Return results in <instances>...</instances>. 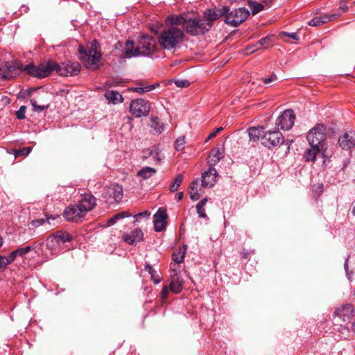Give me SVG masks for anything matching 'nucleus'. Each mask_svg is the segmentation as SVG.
<instances>
[{
	"label": "nucleus",
	"instance_id": "f257e3e1",
	"mask_svg": "<svg viewBox=\"0 0 355 355\" xmlns=\"http://www.w3.org/2000/svg\"><path fill=\"white\" fill-rule=\"evenodd\" d=\"M96 205V198L91 194L83 196L78 204L65 209L64 216L67 220L78 222Z\"/></svg>",
	"mask_w": 355,
	"mask_h": 355
},
{
	"label": "nucleus",
	"instance_id": "f03ea898",
	"mask_svg": "<svg viewBox=\"0 0 355 355\" xmlns=\"http://www.w3.org/2000/svg\"><path fill=\"white\" fill-rule=\"evenodd\" d=\"M78 52L80 60L87 69H94L96 68L101 58L100 45L97 40H93L86 46L80 45Z\"/></svg>",
	"mask_w": 355,
	"mask_h": 355
},
{
	"label": "nucleus",
	"instance_id": "7ed1b4c3",
	"mask_svg": "<svg viewBox=\"0 0 355 355\" xmlns=\"http://www.w3.org/2000/svg\"><path fill=\"white\" fill-rule=\"evenodd\" d=\"M184 32L178 28L171 26L162 31L158 36L159 45L165 50L175 49L183 41Z\"/></svg>",
	"mask_w": 355,
	"mask_h": 355
},
{
	"label": "nucleus",
	"instance_id": "20e7f679",
	"mask_svg": "<svg viewBox=\"0 0 355 355\" xmlns=\"http://www.w3.org/2000/svg\"><path fill=\"white\" fill-rule=\"evenodd\" d=\"M212 26V23L205 21L198 17L187 18L184 31L191 35H203Z\"/></svg>",
	"mask_w": 355,
	"mask_h": 355
},
{
	"label": "nucleus",
	"instance_id": "39448f33",
	"mask_svg": "<svg viewBox=\"0 0 355 355\" xmlns=\"http://www.w3.org/2000/svg\"><path fill=\"white\" fill-rule=\"evenodd\" d=\"M249 15L250 12L245 8H239L230 10L228 7L224 21L226 24L232 27H237L244 22Z\"/></svg>",
	"mask_w": 355,
	"mask_h": 355
},
{
	"label": "nucleus",
	"instance_id": "423d86ee",
	"mask_svg": "<svg viewBox=\"0 0 355 355\" xmlns=\"http://www.w3.org/2000/svg\"><path fill=\"white\" fill-rule=\"evenodd\" d=\"M325 132V126L320 123L316 124L313 128H311L306 137L310 146H318L323 148L326 139Z\"/></svg>",
	"mask_w": 355,
	"mask_h": 355
},
{
	"label": "nucleus",
	"instance_id": "0eeeda50",
	"mask_svg": "<svg viewBox=\"0 0 355 355\" xmlns=\"http://www.w3.org/2000/svg\"><path fill=\"white\" fill-rule=\"evenodd\" d=\"M157 49L155 40L148 35H142L137 44L139 56H150Z\"/></svg>",
	"mask_w": 355,
	"mask_h": 355
},
{
	"label": "nucleus",
	"instance_id": "6e6552de",
	"mask_svg": "<svg viewBox=\"0 0 355 355\" xmlns=\"http://www.w3.org/2000/svg\"><path fill=\"white\" fill-rule=\"evenodd\" d=\"M295 115L291 109L284 110L276 120L275 125L277 129L283 130H290L294 125Z\"/></svg>",
	"mask_w": 355,
	"mask_h": 355
},
{
	"label": "nucleus",
	"instance_id": "1a4fd4ad",
	"mask_svg": "<svg viewBox=\"0 0 355 355\" xmlns=\"http://www.w3.org/2000/svg\"><path fill=\"white\" fill-rule=\"evenodd\" d=\"M150 106L146 101L138 98L132 101L130 105V112L135 117H141L148 115Z\"/></svg>",
	"mask_w": 355,
	"mask_h": 355
},
{
	"label": "nucleus",
	"instance_id": "9d476101",
	"mask_svg": "<svg viewBox=\"0 0 355 355\" xmlns=\"http://www.w3.org/2000/svg\"><path fill=\"white\" fill-rule=\"evenodd\" d=\"M285 142L284 136L278 130L268 131L263 137L262 144L266 147L270 148L283 144Z\"/></svg>",
	"mask_w": 355,
	"mask_h": 355
},
{
	"label": "nucleus",
	"instance_id": "9b49d317",
	"mask_svg": "<svg viewBox=\"0 0 355 355\" xmlns=\"http://www.w3.org/2000/svg\"><path fill=\"white\" fill-rule=\"evenodd\" d=\"M123 191L121 186L112 184L107 187L104 193V198L109 204L119 202L122 200Z\"/></svg>",
	"mask_w": 355,
	"mask_h": 355
},
{
	"label": "nucleus",
	"instance_id": "f8f14e48",
	"mask_svg": "<svg viewBox=\"0 0 355 355\" xmlns=\"http://www.w3.org/2000/svg\"><path fill=\"white\" fill-rule=\"evenodd\" d=\"M334 315L343 322L349 321L355 316V308L351 304H343L335 309Z\"/></svg>",
	"mask_w": 355,
	"mask_h": 355
},
{
	"label": "nucleus",
	"instance_id": "ddd939ff",
	"mask_svg": "<svg viewBox=\"0 0 355 355\" xmlns=\"http://www.w3.org/2000/svg\"><path fill=\"white\" fill-rule=\"evenodd\" d=\"M57 67V73L64 76L77 75L81 68L78 62L69 61L58 64Z\"/></svg>",
	"mask_w": 355,
	"mask_h": 355
},
{
	"label": "nucleus",
	"instance_id": "4468645a",
	"mask_svg": "<svg viewBox=\"0 0 355 355\" xmlns=\"http://www.w3.org/2000/svg\"><path fill=\"white\" fill-rule=\"evenodd\" d=\"M31 249V246L27 245L26 248H19L12 251L8 256L0 255V270L5 269L8 265L14 261L17 256H23L28 253Z\"/></svg>",
	"mask_w": 355,
	"mask_h": 355
},
{
	"label": "nucleus",
	"instance_id": "2eb2a0df",
	"mask_svg": "<svg viewBox=\"0 0 355 355\" xmlns=\"http://www.w3.org/2000/svg\"><path fill=\"white\" fill-rule=\"evenodd\" d=\"M74 241H76L73 237L68 232L63 230L57 231L47 239L48 244H60Z\"/></svg>",
	"mask_w": 355,
	"mask_h": 355
},
{
	"label": "nucleus",
	"instance_id": "dca6fc26",
	"mask_svg": "<svg viewBox=\"0 0 355 355\" xmlns=\"http://www.w3.org/2000/svg\"><path fill=\"white\" fill-rule=\"evenodd\" d=\"M167 217L166 209L159 208L153 216L154 229L156 232H161L165 229Z\"/></svg>",
	"mask_w": 355,
	"mask_h": 355
},
{
	"label": "nucleus",
	"instance_id": "f3484780",
	"mask_svg": "<svg viewBox=\"0 0 355 355\" xmlns=\"http://www.w3.org/2000/svg\"><path fill=\"white\" fill-rule=\"evenodd\" d=\"M218 173L216 168L210 166L207 171L202 174L201 187H212L216 182Z\"/></svg>",
	"mask_w": 355,
	"mask_h": 355
},
{
	"label": "nucleus",
	"instance_id": "a211bd4d",
	"mask_svg": "<svg viewBox=\"0 0 355 355\" xmlns=\"http://www.w3.org/2000/svg\"><path fill=\"white\" fill-rule=\"evenodd\" d=\"M228 10L227 6H223L220 8H214V9H209L207 10L204 13V19L205 21H209L211 23L212 21L216 20L220 17L224 16L225 17V14L227 13Z\"/></svg>",
	"mask_w": 355,
	"mask_h": 355
},
{
	"label": "nucleus",
	"instance_id": "6ab92c4d",
	"mask_svg": "<svg viewBox=\"0 0 355 355\" xmlns=\"http://www.w3.org/2000/svg\"><path fill=\"white\" fill-rule=\"evenodd\" d=\"M4 70L2 73H0L3 80L10 79L15 77L17 74L16 71L18 69L22 70V66H19L16 61L7 62L4 66Z\"/></svg>",
	"mask_w": 355,
	"mask_h": 355
},
{
	"label": "nucleus",
	"instance_id": "aec40b11",
	"mask_svg": "<svg viewBox=\"0 0 355 355\" xmlns=\"http://www.w3.org/2000/svg\"><path fill=\"white\" fill-rule=\"evenodd\" d=\"M123 241L128 244L140 243L144 241V233L139 228L134 229L124 234Z\"/></svg>",
	"mask_w": 355,
	"mask_h": 355
},
{
	"label": "nucleus",
	"instance_id": "412c9836",
	"mask_svg": "<svg viewBox=\"0 0 355 355\" xmlns=\"http://www.w3.org/2000/svg\"><path fill=\"white\" fill-rule=\"evenodd\" d=\"M338 144L343 150H348L355 146V133L345 132L338 139Z\"/></svg>",
	"mask_w": 355,
	"mask_h": 355
},
{
	"label": "nucleus",
	"instance_id": "4be33fe9",
	"mask_svg": "<svg viewBox=\"0 0 355 355\" xmlns=\"http://www.w3.org/2000/svg\"><path fill=\"white\" fill-rule=\"evenodd\" d=\"M39 78L49 76L53 71L57 73L58 64L53 61L41 63L39 66Z\"/></svg>",
	"mask_w": 355,
	"mask_h": 355
},
{
	"label": "nucleus",
	"instance_id": "5701e85b",
	"mask_svg": "<svg viewBox=\"0 0 355 355\" xmlns=\"http://www.w3.org/2000/svg\"><path fill=\"white\" fill-rule=\"evenodd\" d=\"M180 274L171 275L169 289L171 292L179 293L183 288V279L180 277Z\"/></svg>",
	"mask_w": 355,
	"mask_h": 355
},
{
	"label": "nucleus",
	"instance_id": "b1692460",
	"mask_svg": "<svg viewBox=\"0 0 355 355\" xmlns=\"http://www.w3.org/2000/svg\"><path fill=\"white\" fill-rule=\"evenodd\" d=\"M152 155L156 157V164H159L164 159V156L159 150V148L156 146H153L150 148L145 149L142 152V159H146L151 157Z\"/></svg>",
	"mask_w": 355,
	"mask_h": 355
},
{
	"label": "nucleus",
	"instance_id": "393cba45",
	"mask_svg": "<svg viewBox=\"0 0 355 355\" xmlns=\"http://www.w3.org/2000/svg\"><path fill=\"white\" fill-rule=\"evenodd\" d=\"M340 16V14L325 15L323 16L315 17L309 21V25L311 26H317L328 21H332Z\"/></svg>",
	"mask_w": 355,
	"mask_h": 355
},
{
	"label": "nucleus",
	"instance_id": "a878e982",
	"mask_svg": "<svg viewBox=\"0 0 355 355\" xmlns=\"http://www.w3.org/2000/svg\"><path fill=\"white\" fill-rule=\"evenodd\" d=\"M266 132L263 127H251L248 129V135L250 140L252 141H257L259 139L263 141V137Z\"/></svg>",
	"mask_w": 355,
	"mask_h": 355
},
{
	"label": "nucleus",
	"instance_id": "bb28decb",
	"mask_svg": "<svg viewBox=\"0 0 355 355\" xmlns=\"http://www.w3.org/2000/svg\"><path fill=\"white\" fill-rule=\"evenodd\" d=\"M123 51L125 57L127 58H131L132 57L139 56L137 46L135 47L134 43L132 41H127L125 43V46Z\"/></svg>",
	"mask_w": 355,
	"mask_h": 355
},
{
	"label": "nucleus",
	"instance_id": "cd10ccee",
	"mask_svg": "<svg viewBox=\"0 0 355 355\" xmlns=\"http://www.w3.org/2000/svg\"><path fill=\"white\" fill-rule=\"evenodd\" d=\"M223 151L220 149H213L209 154L208 163L210 166H214L223 158Z\"/></svg>",
	"mask_w": 355,
	"mask_h": 355
},
{
	"label": "nucleus",
	"instance_id": "c85d7f7f",
	"mask_svg": "<svg viewBox=\"0 0 355 355\" xmlns=\"http://www.w3.org/2000/svg\"><path fill=\"white\" fill-rule=\"evenodd\" d=\"M187 18L182 15H171L166 19V23L170 26L182 25L184 28Z\"/></svg>",
	"mask_w": 355,
	"mask_h": 355
},
{
	"label": "nucleus",
	"instance_id": "c756f323",
	"mask_svg": "<svg viewBox=\"0 0 355 355\" xmlns=\"http://www.w3.org/2000/svg\"><path fill=\"white\" fill-rule=\"evenodd\" d=\"M187 245H182L177 251L172 254V259L174 262L182 263L184 262L185 254L187 253Z\"/></svg>",
	"mask_w": 355,
	"mask_h": 355
},
{
	"label": "nucleus",
	"instance_id": "7c9ffc66",
	"mask_svg": "<svg viewBox=\"0 0 355 355\" xmlns=\"http://www.w3.org/2000/svg\"><path fill=\"white\" fill-rule=\"evenodd\" d=\"M157 171L152 167L145 166L139 170L137 176L142 180H148L156 173Z\"/></svg>",
	"mask_w": 355,
	"mask_h": 355
},
{
	"label": "nucleus",
	"instance_id": "2f4dec72",
	"mask_svg": "<svg viewBox=\"0 0 355 355\" xmlns=\"http://www.w3.org/2000/svg\"><path fill=\"white\" fill-rule=\"evenodd\" d=\"M323 149L319 146H311L307 149L304 155V157L307 162H313L315 159L316 155Z\"/></svg>",
	"mask_w": 355,
	"mask_h": 355
},
{
	"label": "nucleus",
	"instance_id": "473e14b6",
	"mask_svg": "<svg viewBox=\"0 0 355 355\" xmlns=\"http://www.w3.org/2000/svg\"><path fill=\"white\" fill-rule=\"evenodd\" d=\"M105 97L111 103L116 104L122 101V96L116 91H107Z\"/></svg>",
	"mask_w": 355,
	"mask_h": 355
},
{
	"label": "nucleus",
	"instance_id": "72a5a7b5",
	"mask_svg": "<svg viewBox=\"0 0 355 355\" xmlns=\"http://www.w3.org/2000/svg\"><path fill=\"white\" fill-rule=\"evenodd\" d=\"M208 201L207 198L201 200L196 205V211L200 218H207L205 207Z\"/></svg>",
	"mask_w": 355,
	"mask_h": 355
},
{
	"label": "nucleus",
	"instance_id": "f704fd0d",
	"mask_svg": "<svg viewBox=\"0 0 355 355\" xmlns=\"http://www.w3.org/2000/svg\"><path fill=\"white\" fill-rule=\"evenodd\" d=\"M145 270L150 274L151 280L154 282V284H158L161 282L159 275L157 274V272L150 265L147 264L145 266Z\"/></svg>",
	"mask_w": 355,
	"mask_h": 355
},
{
	"label": "nucleus",
	"instance_id": "c9c22d12",
	"mask_svg": "<svg viewBox=\"0 0 355 355\" xmlns=\"http://www.w3.org/2000/svg\"><path fill=\"white\" fill-rule=\"evenodd\" d=\"M273 37L272 35H268L257 42V45L260 46L261 49H268L272 44Z\"/></svg>",
	"mask_w": 355,
	"mask_h": 355
},
{
	"label": "nucleus",
	"instance_id": "e433bc0d",
	"mask_svg": "<svg viewBox=\"0 0 355 355\" xmlns=\"http://www.w3.org/2000/svg\"><path fill=\"white\" fill-rule=\"evenodd\" d=\"M248 6L252 10V15H256L263 10L264 6L258 2L252 1V0H248Z\"/></svg>",
	"mask_w": 355,
	"mask_h": 355
},
{
	"label": "nucleus",
	"instance_id": "4c0bfd02",
	"mask_svg": "<svg viewBox=\"0 0 355 355\" xmlns=\"http://www.w3.org/2000/svg\"><path fill=\"white\" fill-rule=\"evenodd\" d=\"M39 67L34 64H28L23 67L22 70L26 71L29 75L39 78L40 71Z\"/></svg>",
	"mask_w": 355,
	"mask_h": 355
},
{
	"label": "nucleus",
	"instance_id": "58836bf2",
	"mask_svg": "<svg viewBox=\"0 0 355 355\" xmlns=\"http://www.w3.org/2000/svg\"><path fill=\"white\" fill-rule=\"evenodd\" d=\"M158 85H159L158 84H155V85H148V86H145V87L138 86V87H132L131 91L142 94V93L148 92H150V91L154 89Z\"/></svg>",
	"mask_w": 355,
	"mask_h": 355
},
{
	"label": "nucleus",
	"instance_id": "ea45409f",
	"mask_svg": "<svg viewBox=\"0 0 355 355\" xmlns=\"http://www.w3.org/2000/svg\"><path fill=\"white\" fill-rule=\"evenodd\" d=\"M55 218H56V217H55V216L50 217V216L46 215V219L41 218V219L33 220L31 222V224L33 226L37 227L42 225L46 222H47L48 223H50V222H49L50 219H55Z\"/></svg>",
	"mask_w": 355,
	"mask_h": 355
},
{
	"label": "nucleus",
	"instance_id": "a19ab883",
	"mask_svg": "<svg viewBox=\"0 0 355 355\" xmlns=\"http://www.w3.org/2000/svg\"><path fill=\"white\" fill-rule=\"evenodd\" d=\"M151 127L157 132V133L160 134L163 130V124L160 123L158 118H153L152 119V125Z\"/></svg>",
	"mask_w": 355,
	"mask_h": 355
},
{
	"label": "nucleus",
	"instance_id": "79ce46f5",
	"mask_svg": "<svg viewBox=\"0 0 355 355\" xmlns=\"http://www.w3.org/2000/svg\"><path fill=\"white\" fill-rule=\"evenodd\" d=\"M182 180H183V175L179 174L175 179L173 184L171 186L170 191L171 192H174V191H177L179 187L180 186V184H182Z\"/></svg>",
	"mask_w": 355,
	"mask_h": 355
},
{
	"label": "nucleus",
	"instance_id": "37998d69",
	"mask_svg": "<svg viewBox=\"0 0 355 355\" xmlns=\"http://www.w3.org/2000/svg\"><path fill=\"white\" fill-rule=\"evenodd\" d=\"M31 104L33 106V110L37 112H42L49 108V105H37V102L34 98L31 100Z\"/></svg>",
	"mask_w": 355,
	"mask_h": 355
},
{
	"label": "nucleus",
	"instance_id": "c03bdc74",
	"mask_svg": "<svg viewBox=\"0 0 355 355\" xmlns=\"http://www.w3.org/2000/svg\"><path fill=\"white\" fill-rule=\"evenodd\" d=\"M150 216V213L148 211H144L143 212L138 213L133 216L135 223L139 222L141 218L148 219Z\"/></svg>",
	"mask_w": 355,
	"mask_h": 355
},
{
	"label": "nucleus",
	"instance_id": "a18cd8bd",
	"mask_svg": "<svg viewBox=\"0 0 355 355\" xmlns=\"http://www.w3.org/2000/svg\"><path fill=\"white\" fill-rule=\"evenodd\" d=\"M185 144L184 137H178L175 142V148L176 150L180 151L184 149Z\"/></svg>",
	"mask_w": 355,
	"mask_h": 355
},
{
	"label": "nucleus",
	"instance_id": "49530a36",
	"mask_svg": "<svg viewBox=\"0 0 355 355\" xmlns=\"http://www.w3.org/2000/svg\"><path fill=\"white\" fill-rule=\"evenodd\" d=\"M180 263H175L174 261L173 263H171V264H170L171 275L180 274Z\"/></svg>",
	"mask_w": 355,
	"mask_h": 355
},
{
	"label": "nucleus",
	"instance_id": "de8ad7c7",
	"mask_svg": "<svg viewBox=\"0 0 355 355\" xmlns=\"http://www.w3.org/2000/svg\"><path fill=\"white\" fill-rule=\"evenodd\" d=\"M261 46H258L257 45V42L254 44H251V45H248L246 46L245 49V53L246 54H250V53H252L253 52H255L259 49H261Z\"/></svg>",
	"mask_w": 355,
	"mask_h": 355
},
{
	"label": "nucleus",
	"instance_id": "09e8293b",
	"mask_svg": "<svg viewBox=\"0 0 355 355\" xmlns=\"http://www.w3.org/2000/svg\"><path fill=\"white\" fill-rule=\"evenodd\" d=\"M189 195H190V198L192 200H198L201 195L200 193V189H193V190H191V189H189Z\"/></svg>",
	"mask_w": 355,
	"mask_h": 355
},
{
	"label": "nucleus",
	"instance_id": "8fccbe9b",
	"mask_svg": "<svg viewBox=\"0 0 355 355\" xmlns=\"http://www.w3.org/2000/svg\"><path fill=\"white\" fill-rule=\"evenodd\" d=\"M33 148L32 147H26V148H23L20 150H19L16 155H15V157L18 156V155H24V156H27L28 155L31 150H32Z\"/></svg>",
	"mask_w": 355,
	"mask_h": 355
},
{
	"label": "nucleus",
	"instance_id": "3c124183",
	"mask_svg": "<svg viewBox=\"0 0 355 355\" xmlns=\"http://www.w3.org/2000/svg\"><path fill=\"white\" fill-rule=\"evenodd\" d=\"M175 84L178 87H187L190 85V83L187 80L178 79L175 80Z\"/></svg>",
	"mask_w": 355,
	"mask_h": 355
},
{
	"label": "nucleus",
	"instance_id": "603ef678",
	"mask_svg": "<svg viewBox=\"0 0 355 355\" xmlns=\"http://www.w3.org/2000/svg\"><path fill=\"white\" fill-rule=\"evenodd\" d=\"M280 36H286L288 38H291L294 40H299V35L297 33H287V32H281L279 33Z\"/></svg>",
	"mask_w": 355,
	"mask_h": 355
},
{
	"label": "nucleus",
	"instance_id": "864d4df0",
	"mask_svg": "<svg viewBox=\"0 0 355 355\" xmlns=\"http://www.w3.org/2000/svg\"><path fill=\"white\" fill-rule=\"evenodd\" d=\"M26 107L25 106H21L20 108L16 112V116L19 119H24L26 116Z\"/></svg>",
	"mask_w": 355,
	"mask_h": 355
},
{
	"label": "nucleus",
	"instance_id": "5fc2aeb1",
	"mask_svg": "<svg viewBox=\"0 0 355 355\" xmlns=\"http://www.w3.org/2000/svg\"><path fill=\"white\" fill-rule=\"evenodd\" d=\"M277 80V76L275 73H272L269 78H266L263 79V83L268 85L275 80Z\"/></svg>",
	"mask_w": 355,
	"mask_h": 355
},
{
	"label": "nucleus",
	"instance_id": "6e6d98bb",
	"mask_svg": "<svg viewBox=\"0 0 355 355\" xmlns=\"http://www.w3.org/2000/svg\"><path fill=\"white\" fill-rule=\"evenodd\" d=\"M116 219V220H119L120 219H122V218H126V217H130L131 216V214L128 211H122V212H120V213H117L116 214L114 215Z\"/></svg>",
	"mask_w": 355,
	"mask_h": 355
},
{
	"label": "nucleus",
	"instance_id": "4d7b16f0",
	"mask_svg": "<svg viewBox=\"0 0 355 355\" xmlns=\"http://www.w3.org/2000/svg\"><path fill=\"white\" fill-rule=\"evenodd\" d=\"M222 130H223L222 127L216 128L215 130H214L212 132H211L209 135L208 137L206 139V141H208L209 140H210V139H213L214 137H215L216 136V135L218 132H220Z\"/></svg>",
	"mask_w": 355,
	"mask_h": 355
},
{
	"label": "nucleus",
	"instance_id": "13d9d810",
	"mask_svg": "<svg viewBox=\"0 0 355 355\" xmlns=\"http://www.w3.org/2000/svg\"><path fill=\"white\" fill-rule=\"evenodd\" d=\"M314 192L318 193V195H320L323 191V184H317L313 186Z\"/></svg>",
	"mask_w": 355,
	"mask_h": 355
},
{
	"label": "nucleus",
	"instance_id": "bf43d9fd",
	"mask_svg": "<svg viewBox=\"0 0 355 355\" xmlns=\"http://www.w3.org/2000/svg\"><path fill=\"white\" fill-rule=\"evenodd\" d=\"M168 288L167 286L165 285L163 286L162 290L161 291L162 298L163 300L166 299L168 297Z\"/></svg>",
	"mask_w": 355,
	"mask_h": 355
},
{
	"label": "nucleus",
	"instance_id": "052dcab7",
	"mask_svg": "<svg viewBox=\"0 0 355 355\" xmlns=\"http://www.w3.org/2000/svg\"><path fill=\"white\" fill-rule=\"evenodd\" d=\"M199 180L196 179L194 180L190 185L189 189L193 190V189H199Z\"/></svg>",
	"mask_w": 355,
	"mask_h": 355
},
{
	"label": "nucleus",
	"instance_id": "680f3d73",
	"mask_svg": "<svg viewBox=\"0 0 355 355\" xmlns=\"http://www.w3.org/2000/svg\"><path fill=\"white\" fill-rule=\"evenodd\" d=\"M116 221H117V220H116V219L115 216H113L112 217H111V218L107 220V225H108L109 226L112 225H114V223H116Z\"/></svg>",
	"mask_w": 355,
	"mask_h": 355
},
{
	"label": "nucleus",
	"instance_id": "e2e57ef3",
	"mask_svg": "<svg viewBox=\"0 0 355 355\" xmlns=\"http://www.w3.org/2000/svg\"><path fill=\"white\" fill-rule=\"evenodd\" d=\"M183 196H184L183 192H179L175 194V198L178 201H180L182 199Z\"/></svg>",
	"mask_w": 355,
	"mask_h": 355
},
{
	"label": "nucleus",
	"instance_id": "0e129e2a",
	"mask_svg": "<svg viewBox=\"0 0 355 355\" xmlns=\"http://www.w3.org/2000/svg\"><path fill=\"white\" fill-rule=\"evenodd\" d=\"M339 9L343 12H345L347 10L348 8L346 5H340Z\"/></svg>",
	"mask_w": 355,
	"mask_h": 355
},
{
	"label": "nucleus",
	"instance_id": "69168bd1",
	"mask_svg": "<svg viewBox=\"0 0 355 355\" xmlns=\"http://www.w3.org/2000/svg\"><path fill=\"white\" fill-rule=\"evenodd\" d=\"M351 329H352L353 331H355V320L353 321V322H352V324Z\"/></svg>",
	"mask_w": 355,
	"mask_h": 355
},
{
	"label": "nucleus",
	"instance_id": "338daca9",
	"mask_svg": "<svg viewBox=\"0 0 355 355\" xmlns=\"http://www.w3.org/2000/svg\"><path fill=\"white\" fill-rule=\"evenodd\" d=\"M151 157L153 162L156 164V157L155 155H152Z\"/></svg>",
	"mask_w": 355,
	"mask_h": 355
},
{
	"label": "nucleus",
	"instance_id": "774afa93",
	"mask_svg": "<svg viewBox=\"0 0 355 355\" xmlns=\"http://www.w3.org/2000/svg\"><path fill=\"white\" fill-rule=\"evenodd\" d=\"M352 213H353L354 215H355V206H354V208L352 210Z\"/></svg>",
	"mask_w": 355,
	"mask_h": 355
}]
</instances>
